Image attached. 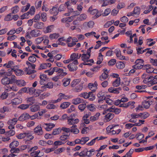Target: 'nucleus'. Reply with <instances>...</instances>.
<instances>
[{"label": "nucleus", "mask_w": 157, "mask_h": 157, "mask_svg": "<svg viewBox=\"0 0 157 157\" xmlns=\"http://www.w3.org/2000/svg\"><path fill=\"white\" fill-rule=\"evenodd\" d=\"M143 82L145 84H147L148 86H151L157 83V82L154 80L153 77L152 76L147 77L145 79L143 80Z\"/></svg>", "instance_id": "1"}, {"label": "nucleus", "mask_w": 157, "mask_h": 157, "mask_svg": "<svg viewBox=\"0 0 157 157\" xmlns=\"http://www.w3.org/2000/svg\"><path fill=\"white\" fill-rule=\"evenodd\" d=\"M135 63L136 64L132 66L134 69H141L144 66V60L141 59H137L135 62Z\"/></svg>", "instance_id": "2"}, {"label": "nucleus", "mask_w": 157, "mask_h": 157, "mask_svg": "<svg viewBox=\"0 0 157 157\" xmlns=\"http://www.w3.org/2000/svg\"><path fill=\"white\" fill-rule=\"evenodd\" d=\"M78 64V60L73 61L72 63H71L67 65V67L69 70L71 71H76L77 69L76 66Z\"/></svg>", "instance_id": "3"}, {"label": "nucleus", "mask_w": 157, "mask_h": 157, "mask_svg": "<svg viewBox=\"0 0 157 157\" xmlns=\"http://www.w3.org/2000/svg\"><path fill=\"white\" fill-rule=\"evenodd\" d=\"M41 127H42V124H40L34 129V132L36 135L41 136L43 134V131Z\"/></svg>", "instance_id": "4"}, {"label": "nucleus", "mask_w": 157, "mask_h": 157, "mask_svg": "<svg viewBox=\"0 0 157 157\" xmlns=\"http://www.w3.org/2000/svg\"><path fill=\"white\" fill-rule=\"evenodd\" d=\"M55 126V124L51 123H44L42 124V127H44L47 131H50Z\"/></svg>", "instance_id": "5"}, {"label": "nucleus", "mask_w": 157, "mask_h": 157, "mask_svg": "<svg viewBox=\"0 0 157 157\" xmlns=\"http://www.w3.org/2000/svg\"><path fill=\"white\" fill-rule=\"evenodd\" d=\"M98 83L95 81L94 83H90L88 84V88L93 92H94L97 89Z\"/></svg>", "instance_id": "6"}, {"label": "nucleus", "mask_w": 157, "mask_h": 157, "mask_svg": "<svg viewBox=\"0 0 157 157\" xmlns=\"http://www.w3.org/2000/svg\"><path fill=\"white\" fill-rule=\"evenodd\" d=\"M121 88L119 87L117 88H115L111 87L108 89V91L110 93L114 94H118L120 93V91L121 90Z\"/></svg>", "instance_id": "7"}, {"label": "nucleus", "mask_w": 157, "mask_h": 157, "mask_svg": "<svg viewBox=\"0 0 157 157\" xmlns=\"http://www.w3.org/2000/svg\"><path fill=\"white\" fill-rule=\"evenodd\" d=\"M30 34L32 37H37L40 36L41 34L40 31L38 29H33L30 32Z\"/></svg>", "instance_id": "8"}, {"label": "nucleus", "mask_w": 157, "mask_h": 157, "mask_svg": "<svg viewBox=\"0 0 157 157\" xmlns=\"http://www.w3.org/2000/svg\"><path fill=\"white\" fill-rule=\"evenodd\" d=\"M9 71H13L17 75L20 76L24 74V71L21 69L14 70V68H10L8 70Z\"/></svg>", "instance_id": "9"}, {"label": "nucleus", "mask_w": 157, "mask_h": 157, "mask_svg": "<svg viewBox=\"0 0 157 157\" xmlns=\"http://www.w3.org/2000/svg\"><path fill=\"white\" fill-rule=\"evenodd\" d=\"M114 117V114L110 113H109L105 115L104 121L106 122H108L112 120Z\"/></svg>", "instance_id": "10"}, {"label": "nucleus", "mask_w": 157, "mask_h": 157, "mask_svg": "<svg viewBox=\"0 0 157 157\" xmlns=\"http://www.w3.org/2000/svg\"><path fill=\"white\" fill-rule=\"evenodd\" d=\"M11 71L6 72L4 69H2L0 71V77H6L9 76L12 74Z\"/></svg>", "instance_id": "11"}, {"label": "nucleus", "mask_w": 157, "mask_h": 157, "mask_svg": "<svg viewBox=\"0 0 157 157\" xmlns=\"http://www.w3.org/2000/svg\"><path fill=\"white\" fill-rule=\"evenodd\" d=\"M114 52L115 53L117 57L120 59L123 60L125 59V57L124 56H122L121 52L119 49H116L114 50Z\"/></svg>", "instance_id": "12"}, {"label": "nucleus", "mask_w": 157, "mask_h": 157, "mask_svg": "<svg viewBox=\"0 0 157 157\" xmlns=\"http://www.w3.org/2000/svg\"><path fill=\"white\" fill-rule=\"evenodd\" d=\"M29 118H30L29 115L27 113H24L21 114L19 117L18 120L20 121H23Z\"/></svg>", "instance_id": "13"}, {"label": "nucleus", "mask_w": 157, "mask_h": 157, "mask_svg": "<svg viewBox=\"0 0 157 157\" xmlns=\"http://www.w3.org/2000/svg\"><path fill=\"white\" fill-rule=\"evenodd\" d=\"M104 94L102 91L99 92L97 94L98 98V102L100 103L101 101L105 99V97Z\"/></svg>", "instance_id": "14"}, {"label": "nucleus", "mask_w": 157, "mask_h": 157, "mask_svg": "<svg viewBox=\"0 0 157 157\" xmlns=\"http://www.w3.org/2000/svg\"><path fill=\"white\" fill-rule=\"evenodd\" d=\"M69 135L66 133H63L59 138L60 140L62 141L64 144L66 142V140L68 139Z\"/></svg>", "instance_id": "15"}, {"label": "nucleus", "mask_w": 157, "mask_h": 157, "mask_svg": "<svg viewBox=\"0 0 157 157\" xmlns=\"http://www.w3.org/2000/svg\"><path fill=\"white\" fill-rule=\"evenodd\" d=\"M40 83L41 85H44L45 84V82L47 80V76L45 75H40Z\"/></svg>", "instance_id": "16"}, {"label": "nucleus", "mask_w": 157, "mask_h": 157, "mask_svg": "<svg viewBox=\"0 0 157 157\" xmlns=\"http://www.w3.org/2000/svg\"><path fill=\"white\" fill-rule=\"evenodd\" d=\"M152 103V101L150 100L145 101L142 102V105L144 108L148 109Z\"/></svg>", "instance_id": "17"}, {"label": "nucleus", "mask_w": 157, "mask_h": 157, "mask_svg": "<svg viewBox=\"0 0 157 157\" xmlns=\"http://www.w3.org/2000/svg\"><path fill=\"white\" fill-rule=\"evenodd\" d=\"M67 123L69 125H74L75 124H77L79 122L78 119H74L73 118H67Z\"/></svg>", "instance_id": "18"}, {"label": "nucleus", "mask_w": 157, "mask_h": 157, "mask_svg": "<svg viewBox=\"0 0 157 157\" xmlns=\"http://www.w3.org/2000/svg\"><path fill=\"white\" fill-rule=\"evenodd\" d=\"M58 99L59 101H61L63 99H68L71 98L70 96L66 95L65 94L62 93H59L58 95Z\"/></svg>", "instance_id": "19"}, {"label": "nucleus", "mask_w": 157, "mask_h": 157, "mask_svg": "<svg viewBox=\"0 0 157 157\" xmlns=\"http://www.w3.org/2000/svg\"><path fill=\"white\" fill-rule=\"evenodd\" d=\"M26 64L28 66V68L25 67L24 69V71L25 72L27 73V72L28 71L29 69L30 68H31L33 69H34L36 67V65L35 64H32L28 61H27L26 62Z\"/></svg>", "instance_id": "20"}, {"label": "nucleus", "mask_w": 157, "mask_h": 157, "mask_svg": "<svg viewBox=\"0 0 157 157\" xmlns=\"http://www.w3.org/2000/svg\"><path fill=\"white\" fill-rule=\"evenodd\" d=\"M83 101V99L79 98H75L72 100V103L75 105H77L80 103H82Z\"/></svg>", "instance_id": "21"}, {"label": "nucleus", "mask_w": 157, "mask_h": 157, "mask_svg": "<svg viewBox=\"0 0 157 157\" xmlns=\"http://www.w3.org/2000/svg\"><path fill=\"white\" fill-rule=\"evenodd\" d=\"M34 24L33 27L37 29H42L44 27V24L42 22H37Z\"/></svg>", "instance_id": "22"}, {"label": "nucleus", "mask_w": 157, "mask_h": 157, "mask_svg": "<svg viewBox=\"0 0 157 157\" xmlns=\"http://www.w3.org/2000/svg\"><path fill=\"white\" fill-rule=\"evenodd\" d=\"M22 102L21 98H16L11 101V103L13 105H17Z\"/></svg>", "instance_id": "23"}, {"label": "nucleus", "mask_w": 157, "mask_h": 157, "mask_svg": "<svg viewBox=\"0 0 157 157\" xmlns=\"http://www.w3.org/2000/svg\"><path fill=\"white\" fill-rule=\"evenodd\" d=\"M78 54V53H73L70 56V59L71 61L77 60L79 59Z\"/></svg>", "instance_id": "24"}, {"label": "nucleus", "mask_w": 157, "mask_h": 157, "mask_svg": "<svg viewBox=\"0 0 157 157\" xmlns=\"http://www.w3.org/2000/svg\"><path fill=\"white\" fill-rule=\"evenodd\" d=\"M59 36V34L58 33H53L50 34L49 36V38L50 40H56Z\"/></svg>", "instance_id": "25"}, {"label": "nucleus", "mask_w": 157, "mask_h": 157, "mask_svg": "<svg viewBox=\"0 0 157 157\" xmlns=\"http://www.w3.org/2000/svg\"><path fill=\"white\" fill-rule=\"evenodd\" d=\"M90 57V55L83 53L82 54V56L81 57V59L84 62H88Z\"/></svg>", "instance_id": "26"}, {"label": "nucleus", "mask_w": 157, "mask_h": 157, "mask_svg": "<svg viewBox=\"0 0 157 157\" xmlns=\"http://www.w3.org/2000/svg\"><path fill=\"white\" fill-rule=\"evenodd\" d=\"M70 132L74 134H77L79 132V130L77 128V125L74 124L71 127Z\"/></svg>", "instance_id": "27"}, {"label": "nucleus", "mask_w": 157, "mask_h": 157, "mask_svg": "<svg viewBox=\"0 0 157 157\" xmlns=\"http://www.w3.org/2000/svg\"><path fill=\"white\" fill-rule=\"evenodd\" d=\"M136 49L137 51V54L139 55L140 54H142L144 52H146L147 50L149 49V48H147L146 49L143 50L142 48L140 47H138L136 48Z\"/></svg>", "instance_id": "28"}, {"label": "nucleus", "mask_w": 157, "mask_h": 157, "mask_svg": "<svg viewBox=\"0 0 157 157\" xmlns=\"http://www.w3.org/2000/svg\"><path fill=\"white\" fill-rule=\"evenodd\" d=\"M51 65V64L50 63H43L40 64L39 67V69H45L48 67H50Z\"/></svg>", "instance_id": "29"}, {"label": "nucleus", "mask_w": 157, "mask_h": 157, "mask_svg": "<svg viewBox=\"0 0 157 157\" xmlns=\"http://www.w3.org/2000/svg\"><path fill=\"white\" fill-rule=\"evenodd\" d=\"M16 83L20 87L25 86L26 84V82L22 79L17 80Z\"/></svg>", "instance_id": "30"}, {"label": "nucleus", "mask_w": 157, "mask_h": 157, "mask_svg": "<svg viewBox=\"0 0 157 157\" xmlns=\"http://www.w3.org/2000/svg\"><path fill=\"white\" fill-rule=\"evenodd\" d=\"M74 16L64 18L61 20V21L63 23H68L71 22L74 19Z\"/></svg>", "instance_id": "31"}, {"label": "nucleus", "mask_w": 157, "mask_h": 157, "mask_svg": "<svg viewBox=\"0 0 157 157\" xmlns=\"http://www.w3.org/2000/svg\"><path fill=\"white\" fill-rule=\"evenodd\" d=\"M30 111L32 112H36L40 109V106L38 105H34L30 108Z\"/></svg>", "instance_id": "32"}, {"label": "nucleus", "mask_w": 157, "mask_h": 157, "mask_svg": "<svg viewBox=\"0 0 157 157\" xmlns=\"http://www.w3.org/2000/svg\"><path fill=\"white\" fill-rule=\"evenodd\" d=\"M120 80L121 79L120 78H116L115 80L113 82V86L115 87L118 86L120 84Z\"/></svg>", "instance_id": "33"}, {"label": "nucleus", "mask_w": 157, "mask_h": 157, "mask_svg": "<svg viewBox=\"0 0 157 157\" xmlns=\"http://www.w3.org/2000/svg\"><path fill=\"white\" fill-rule=\"evenodd\" d=\"M100 116V113H97L94 116H91L90 118L91 121H94L98 119L99 117Z\"/></svg>", "instance_id": "34"}, {"label": "nucleus", "mask_w": 157, "mask_h": 157, "mask_svg": "<svg viewBox=\"0 0 157 157\" xmlns=\"http://www.w3.org/2000/svg\"><path fill=\"white\" fill-rule=\"evenodd\" d=\"M1 81L2 84L4 85H6L10 84L9 78L6 77L2 79Z\"/></svg>", "instance_id": "35"}, {"label": "nucleus", "mask_w": 157, "mask_h": 157, "mask_svg": "<svg viewBox=\"0 0 157 157\" xmlns=\"http://www.w3.org/2000/svg\"><path fill=\"white\" fill-rule=\"evenodd\" d=\"M17 121V119L16 118H13L12 119L9 120L7 123L9 125H14Z\"/></svg>", "instance_id": "36"}, {"label": "nucleus", "mask_w": 157, "mask_h": 157, "mask_svg": "<svg viewBox=\"0 0 157 157\" xmlns=\"http://www.w3.org/2000/svg\"><path fill=\"white\" fill-rule=\"evenodd\" d=\"M108 75L105 72H104L102 73L101 75L99 77V79L101 81H103L106 79L108 77Z\"/></svg>", "instance_id": "37"}, {"label": "nucleus", "mask_w": 157, "mask_h": 157, "mask_svg": "<svg viewBox=\"0 0 157 157\" xmlns=\"http://www.w3.org/2000/svg\"><path fill=\"white\" fill-rule=\"evenodd\" d=\"M19 145L18 142L17 141H14L10 144L9 147L10 148H14L18 146Z\"/></svg>", "instance_id": "38"}, {"label": "nucleus", "mask_w": 157, "mask_h": 157, "mask_svg": "<svg viewBox=\"0 0 157 157\" xmlns=\"http://www.w3.org/2000/svg\"><path fill=\"white\" fill-rule=\"evenodd\" d=\"M72 43L67 44V45L69 47H72L76 44V43L78 41V40L76 38L74 37L72 39Z\"/></svg>", "instance_id": "39"}, {"label": "nucleus", "mask_w": 157, "mask_h": 157, "mask_svg": "<svg viewBox=\"0 0 157 157\" xmlns=\"http://www.w3.org/2000/svg\"><path fill=\"white\" fill-rule=\"evenodd\" d=\"M11 10L12 11V13H17L19 10V7L18 6H16L11 8Z\"/></svg>", "instance_id": "40"}, {"label": "nucleus", "mask_w": 157, "mask_h": 157, "mask_svg": "<svg viewBox=\"0 0 157 157\" xmlns=\"http://www.w3.org/2000/svg\"><path fill=\"white\" fill-rule=\"evenodd\" d=\"M61 132V128H59L54 129L52 133L54 135H56L59 134Z\"/></svg>", "instance_id": "41"}, {"label": "nucleus", "mask_w": 157, "mask_h": 157, "mask_svg": "<svg viewBox=\"0 0 157 157\" xmlns=\"http://www.w3.org/2000/svg\"><path fill=\"white\" fill-rule=\"evenodd\" d=\"M14 65V62L13 61H10L7 63H5L4 64L3 66L6 67L7 68H9L13 67Z\"/></svg>", "instance_id": "42"}, {"label": "nucleus", "mask_w": 157, "mask_h": 157, "mask_svg": "<svg viewBox=\"0 0 157 157\" xmlns=\"http://www.w3.org/2000/svg\"><path fill=\"white\" fill-rule=\"evenodd\" d=\"M27 135H28V134H27V132L21 133L19 135H17L16 137L18 139H21L27 137Z\"/></svg>", "instance_id": "43"}, {"label": "nucleus", "mask_w": 157, "mask_h": 157, "mask_svg": "<svg viewBox=\"0 0 157 157\" xmlns=\"http://www.w3.org/2000/svg\"><path fill=\"white\" fill-rule=\"evenodd\" d=\"M95 150L94 149H91L90 151H87V149H86V156L90 157L94 155V152Z\"/></svg>", "instance_id": "44"}, {"label": "nucleus", "mask_w": 157, "mask_h": 157, "mask_svg": "<svg viewBox=\"0 0 157 157\" xmlns=\"http://www.w3.org/2000/svg\"><path fill=\"white\" fill-rule=\"evenodd\" d=\"M58 11L59 10L57 9V7H53L51 10H50L51 13L54 14V15H56L58 14Z\"/></svg>", "instance_id": "45"}, {"label": "nucleus", "mask_w": 157, "mask_h": 157, "mask_svg": "<svg viewBox=\"0 0 157 157\" xmlns=\"http://www.w3.org/2000/svg\"><path fill=\"white\" fill-rule=\"evenodd\" d=\"M117 67L119 69H122L125 67V64L124 62H120L116 64Z\"/></svg>", "instance_id": "46"}, {"label": "nucleus", "mask_w": 157, "mask_h": 157, "mask_svg": "<svg viewBox=\"0 0 157 157\" xmlns=\"http://www.w3.org/2000/svg\"><path fill=\"white\" fill-rule=\"evenodd\" d=\"M87 108L91 111H94L96 110L95 105L94 104H90L87 106Z\"/></svg>", "instance_id": "47"}, {"label": "nucleus", "mask_w": 157, "mask_h": 157, "mask_svg": "<svg viewBox=\"0 0 157 157\" xmlns=\"http://www.w3.org/2000/svg\"><path fill=\"white\" fill-rule=\"evenodd\" d=\"M28 87H24L21 89L17 93L18 94H21L23 93H29L28 91Z\"/></svg>", "instance_id": "48"}, {"label": "nucleus", "mask_w": 157, "mask_h": 157, "mask_svg": "<svg viewBox=\"0 0 157 157\" xmlns=\"http://www.w3.org/2000/svg\"><path fill=\"white\" fill-rule=\"evenodd\" d=\"M140 8L139 7H135L134 8L133 13L135 15H138L140 13Z\"/></svg>", "instance_id": "49"}, {"label": "nucleus", "mask_w": 157, "mask_h": 157, "mask_svg": "<svg viewBox=\"0 0 157 157\" xmlns=\"http://www.w3.org/2000/svg\"><path fill=\"white\" fill-rule=\"evenodd\" d=\"M103 60V56L101 53L99 54L98 58V61L97 62V64H100Z\"/></svg>", "instance_id": "50"}, {"label": "nucleus", "mask_w": 157, "mask_h": 157, "mask_svg": "<svg viewBox=\"0 0 157 157\" xmlns=\"http://www.w3.org/2000/svg\"><path fill=\"white\" fill-rule=\"evenodd\" d=\"M89 140V138L88 137H83L81 138V144L82 145L84 144Z\"/></svg>", "instance_id": "51"}, {"label": "nucleus", "mask_w": 157, "mask_h": 157, "mask_svg": "<svg viewBox=\"0 0 157 157\" xmlns=\"http://www.w3.org/2000/svg\"><path fill=\"white\" fill-rule=\"evenodd\" d=\"M59 76L63 77L67 75V73L66 72H64V70L63 69L61 68L59 69V71L57 73Z\"/></svg>", "instance_id": "52"}, {"label": "nucleus", "mask_w": 157, "mask_h": 157, "mask_svg": "<svg viewBox=\"0 0 157 157\" xmlns=\"http://www.w3.org/2000/svg\"><path fill=\"white\" fill-rule=\"evenodd\" d=\"M87 18V15L85 14H81L79 17L77 18V20L79 21L84 20Z\"/></svg>", "instance_id": "53"}, {"label": "nucleus", "mask_w": 157, "mask_h": 157, "mask_svg": "<svg viewBox=\"0 0 157 157\" xmlns=\"http://www.w3.org/2000/svg\"><path fill=\"white\" fill-rule=\"evenodd\" d=\"M70 104L69 102H64L62 103L60 107L62 109H64L67 108Z\"/></svg>", "instance_id": "54"}, {"label": "nucleus", "mask_w": 157, "mask_h": 157, "mask_svg": "<svg viewBox=\"0 0 157 157\" xmlns=\"http://www.w3.org/2000/svg\"><path fill=\"white\" fill-rule=\"evenodd\" d=\"M70 82V79L68 78H65L63 80V85L64 86H68Z\"/></svg>", "instance_id": "55"}, {"label": "nucleus", "mask_w": 157, "mask_h": 157, "mask_svg": "<svg viewBox=\"0 0 157 157\" xmlns=\"http://www.w3.org/2000/svg\"><path fill=\"white\" fill-rule=\"evenodd\" d=\"M40 18V13H39L36 14L33 19V22H36L39 21Z\"/></svg>", "instance_id": "56"}, {"label": "nucleus", "mask_w": 157, "mask_h": 157, "mask_svg": "<svg viewBox=\"0 0 157 157\" xmlns=\"http://www.w3.org/2000/svg\"><path fill=\"white\" fill-rule=\"evenodd\" d=\"M16 76L14 75H12L11 78H9L10 82V84L13 83H16L17 80L16 79Z\"/></svg>", "instance_id": "57"}, {"label": "nucleus", "mask_w": 157, "mask_h": 157, "mask_svg": "<svg viewBox=\"0 0 157 157\" xmlns=\"http://www.w3.org/2000/svg\"><path fill=\"white\" fill-rule=\"evenodd\" d=\"M27 103H30V105H32L34 102L35 98L34 97L27 98L26 99Z\"/></svg>", "instance_id": "58"}, {"label": "nucleus", "mask_w": 157, "mask_h": 157, "mask_svg": "<svg viewBox=\"0 0 157 157\" xmlns=\"http://www.w3.org/2000/svg\"><path fill=\"white\" fill-rule=\"evenodd\" d=\"M30 5L29 3H27L25 6H23L21 10V12H24L27 11L29 9Z\"/></svg>", "instance_id": "59"}, {"label": "nucleus", "mask_w": 157, "mask_h": 157, "mask_svg": "<svg viewBox=\"0 0 157 157\" xmlns=\"http://www.w3.org/2000/svg\"><path fill=\"white\" fill-rule=\"evenodd\" d=\"M35 12V9L34 6H32L31 7L29 10L27 12L29 14L31 15H33L34 14Z\"/></svg>", "instance_id": "60"}, {"label": "nucleus", "mask_w": 157, "mask_h": 157, "mask_svg": "<svg viewBox=\"0 0 157 157\" xmlns=\"http://www.w3.org/2000/svg\"><path fill=\"white\" fill-rule=\"evenodd\" d=\"M86 106L87 107L86 104L84 103V104L79 105L78 106V108L81 111H83L84 110Z\"/></svg>", "instance_id": "61"}, {"label": "nucleus", "mask_w": 157, "mask_h": 157, "mask_svg": "<svg viewBox=\"0 0 157 157\" xmlns=\"http://www.w3.org/2000/svg\"><path fill=\"white\" fill-rule=\"evenodd\" d=\"M144 67L146 68V72L148 73H152L153 72V68L150 67L149 66L145 65Z\"/></svg>", "instance_id": "62"}, {"label": "nucleus", "mask_w": 157, "mask_h": 157, "mask_svg": "<svg viewBox=\"0 0 157 157\" xmlns=\"http://www.w3.org/2000/svg\"><path fill=\"white\" fill-rule=\"evenodd\" d=\"M42 1L40 0H37L35 3V6L36 9L40 8L41 6Z\"/></svg>", "instance_id": "63"}, {"label": "nucleus", "mask_w": 157, "mask_h": 157, "mask_svg": "<svg viewBox=\"0 0 157 157\" xmlns=\"http://www.w3.org/2000/svg\"><path fill=\"white\" fill-rule=\"evenodd\" d=\"M85 24L87 25V27L89 28H92L94 25V22L93 21H90L88 22L85 23Z\"/></svg>", "instance_id": "64"}]
</instances>
